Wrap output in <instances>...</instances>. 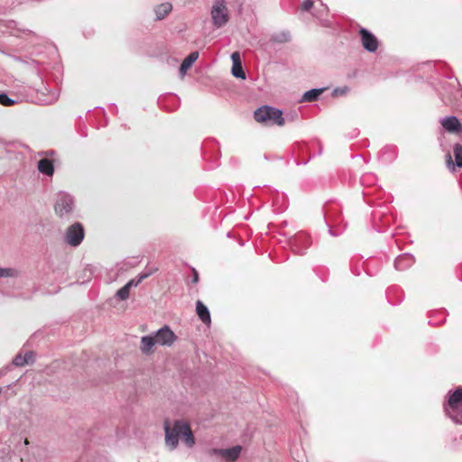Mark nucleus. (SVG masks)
I'll list each match as a JSON object with an SVG mask.
<instances>
[{
  "label": "nucleus",
  "mask_w": 462,
  "mask_h": 462,
  "mask_svg": "<svg viewBox=\"0 0 462 462\" xmlns=\"http://www.w3.org/2000/svg\"><path fill=\"white\" fill-rule=\"evenodd\" d=\"M196 312H197L199 318L200 319V320L204 324L209 325L211 323L209 310H208V307L206 305H204L202 303V301H200V300H198L196 302Z\"/></svg>",
  "instance_id": "nucleus-14"
},
{
  "label": "nucleus",
  "mask_w": 462,
  "mask_h": 462,
  "mask_svg": "<svg viewBox=\"0 0 462 462\" xmlns=\"http://www.w3.org/2000/svg\"><path fill=\"white\" fill-rule=\"evenodd\" d=\"M348 90H349V88L347 87L337 88L333 90L332 96L337 97V96L346 95L348 92Z\"/></svg>",
  "instance_id": "nucleus-28"
},
{
  "label": "nucleus",
  "mask_w": 462,
  "mask_h": 462,
  "mask_svg": "<svg viewBox=\"0 0 462 462\" xmlns=\"http://www.w3.org/2000/svg\"><path fill=\"white\" fill-rule=\"evenodd\" d=\"M313 6V0H304L301 4V10L309 12Z\"/></svg>",
  "instance_id": "nucleus-29"
},
{
  "label": "nucleus",
  "mask_w": 462,
  "mask_h": 462,
  "mask_svg": "<svg viewBox=\"0 0 462 462\" xmlns=\"http://www.w3.org/2000/svg\"><path fill=\"white\" fill-rule=\"evenodd\" d=\"M38 171L47 176H52L54 173L53 162L51 159L43 158L38 162Z\"/></svg>",
  "instance_id": "nucleus-13"
},
{
  "label": "nucleus",
  "mask_w": 462,
  "mask_h": 462,
  "mask_svg": "<svg viewBox=\"0 0 462 462\" xmlns=\"http://www.w3.org/2000/svg\"><path fill=\"white\" fill-rule=\"evenodd\" d=\"M231 59L233 60V65L241 64L240 54L238 52H234L231 55Z\"/></svg>",
  "instance_id": "nucleus-30"
},
{
  "label": "nucleus",
  "mask_w": 462,
  "mask_h": 462,
  "mask_svg": "<svg viewBox=\"0 0 462 462\" xmlns=\"http://www.w3.org/2000/svg\"><path fill=\"white\" fill-rule=\"evenodd\" d=\"M57 99H58V95L52 94V96L48 100H46L45 103L51 104V103L55 102Z\"/></svg>",
  "instance_id": "nucleus-33"
},
{
  "label": "nucleus",
  "mask_w": 462,
  "mask_h": 462,
  "mask_svg": "<svg viewBox=\"0 0 462 462\" xmlns=\"http://www.w3.org/2000/svg\"><path fill=\"white\" fill-rule=\"evenodd\" d=\"M13 364L15 366H23L26 365V357H23L22 354H18L14 358Z\"/></svg>",
  "instance_id": "nucleus-27"
},
{
  "label": "nucleus",
  "mask_w": 462,
  "mask_h": 462,
  "mask_svg": "<svg viewBox=\"0 0 462 462\" xmlns=\"http://www.w3.org/2000/svg\"><path fill=\"white\" fill-rule=\"evenodd\" d=\"M154 337L158 345L171 346L177 339L174 332L168 327L164 326L155 332Z\"/></svg>",
  "instance_id": "nucleus-9"
},
{
  "label": "nucleus",
  "mask_w": 462,
  "mask_h": 462,
  "mask_svg": "<svg viewBox=\"0 0 462 462\" xmlns=\"http://www.w3.org/2000/svg\"><path fill=\"white\" fill-rule=\"evenodd\" d=\"M454 88H455V90H454V92L451 93L450 96H448L446 97H442L443 102L446 103L447 105H453L454 101H457V97L462 96L460 89H458L456 87H454Z\"/></svg>",
  "instance_id": "nucleus-21"
},
{
  "label": "nucleus",
  "mask_w": 462,
  "mask_h": 462,
  "mask_svg": "<svg viewBox=\"0 0 462 462\" xmlns=\"http://www.w3.org/2000/svg\"><path fill=\"white\" fill-rule=\"evenodd\" d=\"M54 208L56 214L63 217L72 212L74 208V199L69 194L60 192L57 195Z\"/></svg>",
  "instance_id": "nucleus-5"
},
{
  "label": "nucleus",
  "mask_w": 462,
  "mask_h": 462,
  "mask_svg": "<svg viewBox=\"0 0 462 462\" xmlns=\"http://www.w3.org/2000/svg\"><path fill=\"white\" fill-rule=\"evenodd\" d=\"M289 245L295 254H305L311 245V238L305 232H299L290 239Z\"/></svg>",
  "instance_id": "nucleus-6"
},
{
  "label": "nucleus",
  "mask_w": 462,
  "mask_h": 462,
  "mask_svg": "<svg viewBox=\"0 0 462 462\" xmlns=\"http://www.w3.org/2000/svg\"><path fill=\"white\" fill-rule=\"evenodd\" d=\"M17 271L14 268H2L0 267V278L4 277H15L17 276Z\"/></svg>",
  "instance_id": "nucleus-23"
},
{
  "label": "nucleus",
  "mask_w": 462,
  "mask_h": 462,
  "mask_svg": "<svg viewBox=\"0 0 462 462\" xmlns=\"http://www.w3.org/2000/svg\"><path fill=\"white\" fill-rule=\"evenodd\" d=\"M254 116L255 121L260 123H267L279 126H282L285 124V120L282 116V111L269 106H263L257 108L254 111Z\"/></svg>",
  "instance_id": "nucleus-3"
},
{
  "label": "nucleus",
  "mask_w": 462,
  "mask_h": 462,
  "mask_svg": "<svg viewBox=\"0 0 462 462\" xmlns=\"http://www.w3.org/2000/svg\"><path fill=\"white\" fill-rule=\"evenodd\" d=\"M328 14V7L322 5L321 9L315 10V12L312 14H313V16H315L321 22H324V21H326V19L324 18V14Z\"/></svg>",
  "instance_id": "nucleus-26"
},
{
  "label": "nucleus",
  "mask_w": 462,
  "mask_h": 462,
  "mask_svg": "<svg viewBox=\"0 0 462 462\" xmlns=\"http://www.w3.org/2000/svg\"><path fill=\"white\" fill-rule=\"evenodd\" d=\"M373 178H374V176H373V175H371V174L364 175V176H362V178H361V182H362L363 184H365L367 180H369L370 179H373Z\"/></svg>",
  "instance_id": "nucleus-34"
},
{
  "label": "nucleus",
  "mask_w": 462,
  "mask_h": 462,
  "mask_svg": "<svg viewBox=\"0 0 462 462\" xmlns=\"http://www.w3.org/2000/svg\"><path fill=\"white\" fill-rule=\"evenodd\" d=\"M42 154L52 155V154H54V151L51 150V151L45 152H39V155H42Z\"/></svg>",
  "instance_id": "nucleus-37"
},
{
  "label": "nucleus",
  "mask_w": 462,
  "mask_h": 462,
  "mask_svg": "<svg viewBox=\"0 0 462 462\" xmlns=\"http://www.w3.org/2000/svg\"><path fill=\"white\" fill-rule=\"evenodd\" d=\"M16 103V100L12 99L5 93H0V104L5 106H10Z\"/></svg>",
  "instance_id": "nucleus-25"
},
{
  "label": "nucleus",
  "mask_w": 462,
  "mask_h": 462,
  "mask_svg": "<svg viewBox=\"0 0 462 462\" xmlns=\"http://www.w3.org/2000/svg\"><path fill=\"white\" fill-rule=\"evenodd\" d=\"M26 357V365L33 362V353L32 351H28L23 356Z\"/></svg>",
  "instance_id": "nucleus-32"
},
{
  "label": "nucleus",
  "mask_w": 462,
  "mask_h": 462,
  "mask_svg": "<svg viewBox=\"0 0 462 462\" xmlns=\"http://www.w3.org/2000/svg\"><path fill=\"white\" fill-rule=\"evenodd\" d=\"M152 273V271H149V272H143L142 273H140L137 278H138V282H143L144 279L148 278L151 274Z\"/></svg>",
  "instance_id": "nucleus-31"
},
{
  "label": "nucleus",
  "mask_w": 462,
  "mask_h": 462,
  "mask_svg": "<svg viewBox=\"0 0 462 462\" xmlns=\"http://www.w3.org/2000/svg\"><path fill=\"white\" fill-rule=\"evenodd\" d=\"M130 293V284H125L122 288H120L117 292L116 296L121 300H126L129 297Z\"/></svg>",
  "instance_id": "nucleus-24"
},
{
  "label": "nucleus",
  "mask_w": 462,
  "mask_h": 462,
  "mask_svg": "<svg viewBox=\"0 0 462 462\" xmlns=\"http://www.w3.org/2000/svg\"><path fill=\"white\" fill-rule=\"evenodd\" d=\"M165 444L173 450L178 447L180 438L183 439L187 447L190 448L195 444V439L189 425L180 420H175L172 427L169 421L164 422Z\"/></svg>",
  "instance_id": "nucleus-1"
},
{
  "label": "nucleus",
  "mask_w": 462,
  "mask_h": 462,
  "mask_svg": "<svg viewBox=\"0 0 462 462\" xmlns=\"http://www.w3.org/2000/svg\"><path fill=\"white\" fill-rule=\"evenodd\" d=\"M199 59V52L193 51L189 53L182 61L180 67V74L181 77L186 75L187 70L192 66V64Z\"/></svg>",
  "instance_id": "nucleus-15"
},
{
  "label": "nucleus",
  "mask_w": 462,
  "mask_h": 462,
  "mask_svg": "<svg viewBox=\"0 0 462 462\" xmlns=\"http://www.w3.org/2000/svg\"><path fill=\"white\" fill-rule=\"evenodd\" d=\"M272 42L276 43H286L291 41V33L288 31H282L272 34Z\"/></svg>",
  "instance_id": "nucleus-19"
},
{
  "label": "nucleus",
  "mask_w": 462,
  "mask_h": 462,
  "mask_svg": "<svg viewBox=\"0 0 462 462\" xmlns=\"http://www.w3.org/2000/svg\"><path fill=\"white\" fill-rule=\"evenodd\" d=\"M453 152L456 165L458 168H462V145L460 143H456L453 147Z\"/></svg>",
  "instance_id": "nucleus-20"
},
{
  "label": "nucleus",
  "mask_w": 462,
  "mask_h": 462,
  "mask_svg": "<svg viewBox=\"0 0 462 462\" xmlns=\"http://www.w3.org/2000/svg\"><path fill=\"white\" fill-rule=\"evenodd\" d=\"M440 123L447 131L448 132H458L461 129V125L456 116H447L440 120Z\"/></svg>",
  "instance_id": "nucleus-12"
},
{
  "label": "nucleus",
  "mask_w": 462,
  "mask_h": 462,
  "mask_svg": "<svg viewBox=\"0 0 462 462\" xmlns=\"http://www.w3.org/2000/svg\"><path fill=\"white\" fill-rule=\"evenodd\" d=\"M210 15L214 27H224L230 19V14L226 0H216L211 7Z\"/></svg>",
  "instance_id": "nucleus-4"
},
{
  "label": "nucleus",
  "mask_w": 462,
  "mask_h": 462,
  "mask_svg": "<svg viewBox=\"0 0 462 462\" xmlns=\"http://www.w3.org/2000/svg\"><path fill=\"white\" fill-rule=\"evenodd\" d=\"M85 236V231L83 226L77 222L69 226L65 233V242L73 246H79L83 241Z\"/></svg>",
  "instance_id": "nucleus-7"
},
{
  "label": "nucleus",
  "mask_w": 462,
  "mask_h": 462,
  "mask_svg": "<svg viewBox=\"0 0 462 462\" xmlns=\"http://www.w3.org/2000/svg\"><path fill=\"white\" fill-rule=\"evenodd\" d=\"M358 32L364 49L369 52L376 51L379 45L377 38L370 31L363 27L359 29Z\"/></svg>",
  "instance_id": "nucleus-8"
},
{
  "label": "nucleus",
  "mask_w": 462,
  "mask_h": 462,
  "mask_svg": "<svg viewBox=\"0 0 462 462\" xmlns=\"http://www.w3.org/2000/svg\"><path fill=\"white\" fill-rule=\"evenodd\" d=\"M242 448L240 446H235L230 448L217 449L214 448L211 452L215 455H218L228 461H235L240 456Z\"/></svg>",
  "instance_id": "nucleus-10"
},
{
  "label": "nucleus",
  "mask_w": 462,
  "mask_h": 462,
  "mask_svg": "<svg viewBox=\"0 0 462 462\" xmlns=\"http://www.w3.org/2000/svg\"><path fill=\"white\" fill-rule=\"evenodd\" d=\"M155 344H157V342L154 337L143 336L141 338L140 349L143 354L148 355L152 352V347L155 346Z\"/></svg>",
  "instance_id": "nucleus-16"
},
{
  "label": "nucleus",
  "mask_w": 462,
  "mask_h": 462,
  "mask_svg": "<svg viewBox=\"0 0 462 462\" xmlns=\"http://www.w3.org/2000/svg\"><path fill=\"white\" fill-rule=\"evenodd\" d=\"M415 260L411 254H400L394 261V267L398 271H404L414 263Z\"/></svg>",
  "instance_id": "nucleus-11"
},
{
  "label": "nucleus",
  "mask_w": 462,
  "mask_h": 462,
  "mask_svg": "<svg viewBox=\"0 0 462 462\" xmlns=\"http://www.w3.org/2000/svg\"><path fill=\"white\" fill-rule=\"evenodd\" d=\"M232 75L238 79H245V73L241 64L233 65Z\"/></svg>",
  "instance_id": "nucleus-22"
},
{
  "label": "nucleus",
  "mask_w": 462,
  "mask_h": 462,
  "mask_svg": "<svg viewBox=\"0 0 462 462\" xmlns=\"http://www.w3.org/2000/svg\"><path fill=\"white\" fill-rule=\"evenodd\" d=\"M446 414L457 424H462V387L449 391L443 405Z\"/></svg>",
  "instance_id": "nucleus-2"
},
{
  "label": "nucleus",
  "mask_w": 462,
  "mask_h": 462,
  "mask_svg": "<svg viewBox=\"0 0 462 462\" xmlns=\"http://www.w3.org/2000/svg\"><path fill=\"white\" fill-rule=\"evenodd\" d=\"M326 88H312L310 90L306 91L301 98L300 102H314L316 101L319 97L326 90Z\"/></svg>",
  "instance_id": "nucleus-17"
},
{
  "label": "nucleus",
  "mask_w": 462,
  "mask_h": 462,
  "mask_svg": "<svg viewBox=\"0 0 462 462\" xmlns=\"http://www.w3.org/2000/svg\"><path fill=\"white\" fill-rule=\"evenodd\" d=\"M199 281V274L196 271L193 272V282H197Z\"/></svg>",
  "instance_id": "nucleus-36"
},
{
  "label": "nucleus",
  "mask_w": 462,
  "mask_h": 462,
  "mask_svg": "<svg viewBox=\"0 0 462 462\" xmlns=\"http://www.w3.org/2000/svg\"><path fill=\"white\" fill-rule=\"evenodd\" d=\"M172 10V5L171 3L166 2L157 5L154 9L156 19L162 20L164 19Z\"/></svg>",
  "instance_id": "nucleus-18"
},
{
  "label": "nucleus",
  "mask_w": 462,
  "mask_h": 462,
  "mask_svg": "<svg viewBox=\"0 0 462 462\" xmlns=\"http://www.w3.org/2000/svg\"><path fill=\"white\" fill-rule=\"evenodd\" d=\"M448 162H449L451 161V156L448 154Z\"/></svg>",
  "instance_id": "nucleus-38"
},
{
  "label": "nucleus",
  "mask_w": 462,
  "mask_h": 462,
  "mask_svg": "<svg viewBox=\"0 0 462 462\" xmlns=\"http://www.w3.org/2000/svg\"><path fill=\"white\" fill-rule=\"evenodd\" d=\"M141 282H138V278L136 279H133L131 281H129L126 284H130V288L132 286H137Z\"/></svg>",
  "instance_id": "nucleus-35"
}]
</instances>
